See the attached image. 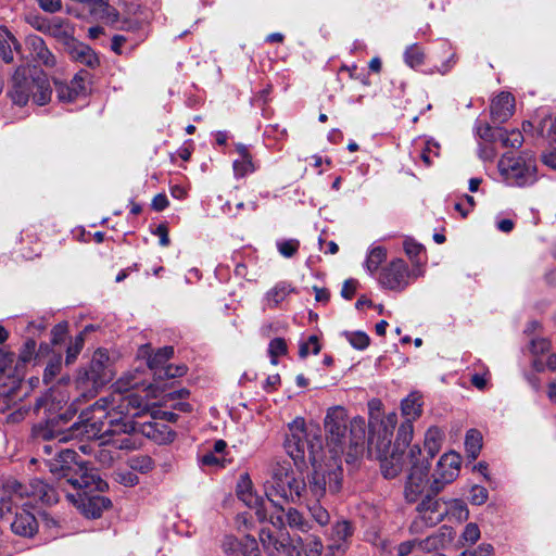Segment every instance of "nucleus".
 <instances>
[{
	"mask_svg": "<svg viewBox=\"0 0 556 556\" xmlns=\"http://www.w3.org/2000/svg\"><path fill=\"white\" fill-rule=\"evenodd\" d=\"M128 466L135 471L147 473L153 469L154 463L148 455H135L128 459Z\"/></svg>",
	"mask_w": 556,
	"mask_h": 556,
	"instance_id": "obj_43",
	"label": "nucleus"
},
{
	"mask_svg": "<svg viewBox=\"0 0 556 556\" xmlns=\"http://www.w3.org/2000/svg\"><path fill=\"white\" fill-rule=\"evenodd\" d=\"M292 292V288L287 282H279L267 291L265 295L266 305L270 308L277 307Z\"/></svg>",
	"mask_w": 556,
	"mask_h": 556,
	"instance_id": "obj_32",
	"label": "nucleus"
},
{
	"mask_svg": "<svg viewBox=\"0 0 556 556\" xmlns=\"http://www.w3.org/2000/svg\"><path fill=\"white\" fill-rule=\"evenodd\" d=\"M345 337L351 345L357 350H364L369 344V337L363 331L345 332Z\"/></svg>",
	"mask_w": 556,
	"mask_h": 556,
	"instance_id": "obj_49",
	"label": "nucleus"
},
{
	"mask_svg": "<svg viewBox=\"0 0 556 556\" xmlns=\"http://www.w3.org/2000/svg\"><path fill=\"white\" fill-rule=\"evenodd\" d=\"M294 554H296V548H300L306 556H320L324 545L319 538L317 536H308L306 539L298 538L296 540H292Z\"/></svg>",
	"mask_w": 556,
	"mask_h": 556,
	"instance_id": "obj_31",
	"label": "nucleus"
},
{
	"mask_svg": "<svg viewBox=\"0 0 556 556\" xmlns=\"http://www.w3.org/2000/svg\"><path fill=\"white\" fill-rule=\"evenodd\" d=\"M71 58L90 68L99 65V58L96 52L87 45L72 40L68 46Z\"/></svg>",
	"mask_w": 556,
	"mask_h": 556,
	"instance_id": "obj_27",
	"label": "nucleus"
},
{
	"mask_svg": "<svg viewBox=\"0 0 556 556\" xmlns=\"http://www.w3.org/2000/svg\"><path fill=\"white\" fill-rule=\"evenodd\" d=\"M238 497L249 507L256 508L260 519L265 518V511L258 507L263 505V500L253 493L252 482L248 475L241 476L237 486Z\"/></svg>",
	"mask_w": 556,
	"mask_h": 556,
	"instance_id": "obj_24",
	"label": "nucleus"
},
{
	"mask_svg": "<svg viewBox=\"0 0 556 556\" xmlns=\"http://www.w3.org/2000/svg\"><path fill=\"white\" fill-rule=\"evenodd\" d=\"M312 518L321 527L326 526L330 520L328 510L318 502L308 506Z\"/></svg>",
	"mask_w": 556,
	"mask_h": 556,
	"instance_id": "obj_48",
	"label": "nucleus"
},
{
	"mask_svg": "<svg viewBox=\"0 0 556 556\" xmlns=\"http://www.w3.org/2000/svg\"><path fill=\"white\" fill-rule=\"evenodd\" d=\"M352 535L349 521H337L328 534V544L325 556H343L348 548V540Z\"/></svg>",
	"mask_w": 556,
	"mask_h": 556,
	"instance_id": "obj_14",
	"label": "nucleus"
},
{
	"mask_svg": "<svg viewBox=\"0 0 556 556\" xmlns=\"http://www.w3.org/2000/svg\"><path fill=\"white\" fill-rule=\"evenodd\" d=\"M150 346L143 345L140 348V356L146 357L148 356V367L153 371V375L159 379V371L162 370V367H166L168 364V359L174 355V348L173 346H164L157 352H155L153 355L149 354Z\"/></svg>",
	"mask_w": 556,
	"mask_h": 556,
	"instance_id": "obj_25",
	"label": "nucleus"
},
{
	"mask_svg": "<svg viewBox=\"0 0 556 556\" xmlns=\"http://www.w3.org/2000/svg\"><path fill=\"white\" fill-rule=\"evenodd\" d=\"M422 275V268L417 266V268L409 270L407 264L403 260L396 258L382 268L379 276V282L384 288L401 291L408 286L410 278H417Z\"/></svg>",
	"mask_w": 556,
	"mask_h": 556,
	"instance_id": "obj_11",
	"label": "nucleus"
},
{
	"mask_svg": "<svg viewBox=\"0 0 556 556\" xmlns=\"http://www.w3.org/2000/svg\"><path fill=\"white\" fill-rule=\"evenodd\" d=\"M36 351V342L33 339H28L20 353V359L23 363L31 361Z\"/></svg>",
	"mask_w": 556,
	"mask_h": 556,
	"instance_id": "obj_58",
	"label": "nucleus"
},
{
	"mask_svg": "<svg viewBox=\"0 0 556 556\" xmlns=\"http://www.w3.org/2000/svg\"><path fill=\"white\" fill-rule=\"evenodd\" d=\"M49 33L59 39L68 40L72 39V28L68 23L61 18H54L48 26Z\"/></svg>",
	"mask_w": 556,
	"mask_h": 556,
	"instance_id": "obj_41",
	"label": "nucleus"
},
{
	"mask_svg": "<svg viewBox=\"0 0 556 556\" xmlns=\"http://www.w3.org/2000/svg\"><path fill=\"white\" fill-rule=\"evenodd\" d=\"M490 372L488 369H483V372H476L471 376V383L479 390H483L486 387Z\"/></svg>",
	"mask_w": 556,
	"mask_h": 556,
	"instance_id": "obj_59",
	"label": "nucleus"
},
{
	"mask_svg": "<svg viewBox=\"0 0 556 556\" xmlns=\"http://www.w3.org/2000/svg\"><path fill=\"white\" fill-rule=\"evenodd\" d=\"M387 251L382 247H374L370 249L365 261L366 269L374 274L379 268L380 264L386 260Z\"/></svg>",
	"mask_w": 556,
	"mask_h": 556,
	"instance_id": "obj_40",
	"label": "nucleus"
},
{
	"mask_svg": "<svg viewBox=\"0 0 556 556\" xmlns=\"http://www.w3.org/2000/svg\"><path fill=\"white\" fill-rule=\"evenodd\" d=\"M84 333H79L75 337L74 342L66 350L65 362L67 365L73 364L84 348Z\"/></svg>",
	"mask_w": 556,
	"mask_h": 556,
	"instance_id": "obj_47",
	"label": "nucleus"
},
{
	"mask_svg": "<svg viewBox=\"0 0 556 556\" xmlns=\"http://www.w3.org/2000/svg\"><path fill=\"white\" fill-rule=\"evenodd\" d=\"M56 457L47 460L50 472L60 481L58 488L64 492L66 498L77 506L89 518H99L104 509L111 505L108 497L90 495L92 491L103 492L108 483L103 481L97 471L78 464L76 452L72 448L55 451Z\"/></svg>",
	"mask_w": 556,
	"mask_h": 556,
	"instance_id": "obj_2",
	"label": "nucleus"
},
{
	"mask_svg": "<svg viewBox=\"0 0 556 556\" xmlns=\"http://www.w3.org/2000/svg\"><path fill=\"white\" fill-rule=\"evenodd\" d=\"M404 61L409 67L415 68L424 63L425 53L418 45L414 43L406 48Z\"/></svg>",
	"mask_w": 556,
	"mask_h": 556,
	"instance_id": "obj_42",
	"label": "nucleus"
},
{
	"mask_svg": "<svg viewBox=\"0 0 556 556\" xmlns=\"http://www.w3.org/2000/svg\"><path fill=\"white\" fill-rule=\"evenodd\" d=\"M465 447L468 457L476 459L482 447V435L476 429H470L466 434Z\"/></svg>",
	"mask_w": 556,
	"mask_h": 556,
	"instance_id": "obj_37",
	"label": "nucleus"
},
{
	"mask_svg": "<svg viewBox=\"0 0 556 556\" xmlns=\"http://www.w3.org/2000/svg\"><path fill=\"white\" fill-rule=\"evenodd\" d=\"M228 545L229 548L238 545L244 556H261L257 541L251 535L243 536L240 542H237L233 538H228L225 546Z\"/></svg>",
	"mask_w": 556,
	"mask_h": 556,
	"instance_id": "obj_33",
	"label": "nucleus"
},
{
	"mask_svg": "<svg viewBox=\"0 0 556 556\" xmlns=\"http://www.w3.org/2000/svg\"><path fill=\"white\" fill-rule=\"evenodd\" d=\"M300 247V242L295 239H289L277 242L279 253L285 257H291L295 254Z\"/></svg>",
	"mask_w": 556,
	"mask_h": 556,
	"instance_id": "obj_51",
	"label": "nucleus"
},
{
	"mask_svg": "<svg viewBox=\"0 0 556 556\" xmlns=\"http://www.w3.org/2000/svg\"><path fill=\"white\" fill-rule=\"evenodd\" d=\"M15 492H18L21 496L26 494L48 505L59 502V494L56 490L39 479L30 482L29 491L26 490V488L18 485V489Z\"/></svg>",
	"mask_w": 556,
	"mask_h": 556,
	"instance_id": "obj_21",
	"label": "nucleus"
},
{
	"mask_svg": "<svg viewBox=\"0 0 556 556\" xmlns=\"http://www.w3.org/2000/svg\"><path fill=\"white\" fill-rule=\"evenodd\" d=\"M92 443L79 444L78 448L84 454H93L99 464L103 467H111L119 454L108 444V439H93Z\"/></svg>",
	"mask_w": 556,
	"mask_h": 556,
	"instance_id": "obj_17",
	"label": "nucleus"
},
{
	"mask_svg": "<svg viewBox=\"0 0 556 556\" xmlns=\"http://www.w3.org/2000/svg\"><path fill=\"white\" fill-rule=\"evenodd\" d=\"M422 396L418 392H412L401 403V412L405 417V421L413 424L421 416Z\"/></svg>",
	"mask_w": 556,
	"mask_h": 556,
	"instance_id": "obj_29",
	"label": "nucleus"
},
{
	"mask_svg": "<svg viewBox=\"0 0 556 556\" xmlns=\"http://www.w3.org/2000/svg\"><path fill=\"white\" fill-rule=\"evenodd\" d=\"M414 433V426L409 421H404L401 424L397 430L394 447L395 451L402 452L403 448L408 446Z\"/></svg>",
	"mask_w": 556,
	"mask_h": 556,
	"instance_id": "obj_38",
	"label": "nucleus"
},
{
	"mask_svg": "<svg viewBox=\"0 0 556 556\" xmlns=\"http://www.w3.org/2000/svg\"><path fill=\"white\" fill-rule=\"evenodd\" d=\"M428 466L416 465L410 468L404 486V496L407 502H416L426 491H428Z\"/></svg>",
	"mask_w": 556,
	"mask_h": 556,
	"instance_id": "obj_15",
	"label": "nucleus"
},
{
	"mask_svg": "<svg viewBox=\"0 0 556 556\" xmlns=\"http://www.w3.org/2000/svg\"><path fill=\"white\" fill-rule=\"evenodd\" d=\"M312 466L308 490L316 501H320L327 492L333 494L341 490L343 469L340 456L331 455L327 462L320 463L317 456L312 455Z\"/></svg>",
	"mask_w": 556,
	"mask_h": 556,
	"instance_id": "obj_5",
	"label": "nucleus"
},
{
	"mask_svg": "<svg viewBox=\"0 0 556 556\" xmlns=\"http://www.w3.org/2000/svg\"><path fill=\"white\" fill-rule=\"evenodd\" d=\"M109 355L105 350H97L90 362L88 370L79 372L76 379V388L79 396L72 403L75 406L80 397L88 400L93 397L98 389L111 379V370L108 368Z\"/></svg>",
	"mask_w": 556,
	"mask_h": 556,
	"instance_id": "obj_6",
	"label": "nucleus"
},
{
	"mask_svg": "<svg viewBox=\"0 0 556 556\" xmlns=\"http://www.w3.org/2000/svg\"><path fill=\"white\" fill-rule=\"evenodd\" d=\"M159 379H168L181 377L187 372V367L185 365H167L166 367H162V370L159 371Z\"/></svg>",
	"mask_w": 556,
	"mask_h": 556,
	"instance_id": "obj_52",
	"label": "nucleus"
},
{
	"mask_svg": "<svg viewBox=\"0 0 556 556\" xmlns=\"http://www.w3.org/2000/svg\"><path fill=\"white\" fill-rule=\"evenodd\" d=\"M455 535L453 528L442 526L431 535L418 541V548L427 553L445 549L453 543Z\"/></svg>",
	"mask_w": 556,
	"mask_h": 556,
	"instance_id": "obj_18",
	"label": "nucleus"
},
{
	"mask_svg": "<svg viewBox=\"0 0 556 556\" xmlns=\"http://www.w3.org/2000/svg\"><path fill=\"white\" fill-rule=\"evenodd\" d=\"M66 331H67V325L64 323V324H58L56 326L53 327L51 333H52V339H51V342L52 344H59L61 343L64 338H65V334H66Z\"/></svg>",
	"mask_w": 556,
	"mask_h": 556,
	"instance_id": "obj_61",
	"label": "nucleus"
},
{
	"mask_svg": "<svg viewBox=\"0 0 556 556\" xmlns=\"http://www.w3.org/2000/svg\"><path fill=\"white\" fill-rule=\"evenodd\" d=\"M88 7L89 13L98 20L115 23L118 17L117 11L109 4V0H81Z\"/></svg>",
	"mask_w": 556,
	"mask_h": 556,
	"instance_id": "obj_28",
	"label": "nucleus"
},
{
	"mask_svg": "<svg viewBox=\"0 0 556 556\" xmlns=\"http://www.w3.org/2000/svg\"><path fill=\"white\" fill-rule=\"evenodd\" d=\"M477 135L484 141L495 140V130L488 124H480L477 126Z\"/></svg>",
	"mask_w": 556,
	"mask_h": 556,
	"instance_id": "obj_60",
	"label": "nucleus"
},
{
	"mask_svg": "<svg viewBox=\"0 0 556 556\" xmlns=\"http://www.w3.org/2000/svg\"><path fill=\"white\" fill-rule=\"evenodd\" d=\"M433 495L429 490L426 497L418 504V517L412 522L409 528L413 534L420 533L424 528L438 525L448 514L447 503L435 498Z\"/></svg>",
	"mask_w": 556,
	"mask_h": 556,
	"instance_id": "obj_9",
	"label": "nucleus"
},
{
	"mask_svg": "<svg viewBox=\"0 0 556 556\" xmlns=\"http://www.w3.org/2000/svg\"><path fill=\"white\" fill-rule=\"evenodd\" d=\"M320 351V344L316 336H311L308 340L300 345V356L306 357L311 352L318 354Z\"/></svg>",
	"mask_w": 556,
	"mask_h": 556,
	"instance_id": "obj_53",
	"label": "nucleus"
},
{
	"mask_svg": "<svg viewBox=\"0 0 556 556\" xmlns=\"http://www.w3.org/2000/svg\"><path fill=\"white\" fill-rule=\"evenodd\" d=\"M366 437V421L363 417H354L350 421V444H363Z\"/></svg>",
	"mask_w": 556,
	"mask_h": 556,
	"instance_id": "obj_36",
	"label": "nucleus"
},
{
	"mask_svg": "<svg viewBox=\"0 0 556 556\" xmlns=\"http://www.w3.org/2000/svg\"><path fill=\"white\" fill-rule=\"evenodd\" d=\"M260 541L267 556H294L293 543L288 534L280 536L268 528L260 531Z\"/></svg>",
	"mask_w": 556,
	"mask_h": 556,
	"instance_id": "obj_13",
	"label": "nucleus"
},
{
	"mask_svg": "<svg viewBox=\"0 0 556 556\" xmlns=\"http://www.w3.org/2000/svg\"><path fill=\"white\" fill-rule=\"evenodd\" d=\"M443 432L438 427H430L425 434V447L432 458L441 448Z\"/></svg>",
	"mask_w": 556,
	"mask_h": 556,
	"instance_id": "obj_35",
	"label": "nucleus"
},
{
	"mask_svg": "<svg viewBox=\"0 0 556 556\" xmlns=\"http://www.w3.org/2000/svg\"><path fill=\"white\" fill-rule=\"evenodd\" d=\"M61 370V357L51 361L45 369L43 379L46 382L52 380Z\"/></svg>",
	"mask_w": 556,
	"mask_h": 556,
	"instance_id": "obj_57",
	"label": "nucleus"
},
{
	"mask_svg": "<svg viewBox=\"0 0 556 556\" xmlns=\"http://www.w3.org/2000/svg\"><path fill=\"white\" fill-rule=\"evenodd\" d=\"M56 392L55 390H52L49 394H46L45 396L37 400L35 404V409L40 410L41 408H46L49 412H54L59 408L61 402L64 400H58L56 401Z\"/></svg>",
	"mask_w": 556,
	"mask_h": 556,
	"instance_id": "obj_44",
	"label": "nucleus"
},
{
	"mask_svg": "<svg viewBox=\"0 0 556 556\" xmlns=\"http://www.w3.org/2000/svg\"><path fill=\"white\" fill-rule=\"evenodd\" d=\"M200 463L202 466L212 467V468H223L226 465L225 456H219L214 454V452L207 451L200 458Z\"/></svg>",
	"mask_w": 556,
	"mask_h": 556,
	"instance_id": "obj_50",
	"label": "nucleus"
},
{
	"mask_svg": "<svg viewBox=\"0 0 556 556\" xmlns=\"http://www.w3.org/2000/svg\"><path fill=\"white\" fill-rule=\"evenodd\" d=\"M498 170L502 178L509 186L525 187L536 180V163L530 153L514 156L504 154L498 161Z\"/></svg>",
	"mask_w": 556,
	"mask_h": 556,
	"instance_id": "obj_7",
	"label": "nucleus"
},
{
	"mask_svg": "<svg viewBox=\"0 0 556 556\" xmlns=\"http://www.w3.org/2000/svg\"><path fill=\"white\" fill-rule=\"evenodd\" d=\"M139 381L134 375L121 377L109 396L101 397L88 409L83 410L79 420L63 433H36L47 441L67 442L74 439H108V444L118 453L140 447V433L156 440V433H172L164 425L152 421L139 424L135 417L147 409L144 399L132 392Z\"/></svg>",
	"mask_w": 556,
	"mask_h": 556,
	"instance_id": "obj_1",
	"label": "nucleus"
},
{
	"mask_svg": "<svg viewBox=\"0 0 556 556\" xmlns=\"http://www.w3.org/2000/svg\"><path fill=\"white\" fill-rule=\"evenodd\" d=\"M236 151L239 154V159L235 160L232 164L235 176L241 178L254 173L257 166L253 161L249 148L245 144L238 143L236 144Z\"/></svg>",
	"mask_w": 556,
	"mask_h": 556,
	"instance_id": "obj_26",
	"label": "nucleus"
},
{
	"mask_svg": "<svg viewBox=\"0 0 556 556\" xmlns=\"http://www.w3.org/2000/svg\"><path fill=\"white\" fill-rule=\"evenodd\" d=\"M420 456H421V448L419 445H413L410 448H409V452H408V457H409V460L412 463V467L414 466H428L429 467V463L428 460L427 462H420Z\"/></svg>",
	"mask_w": 556,
	"mask_h": 556,
	"instance_id": "obj_62",
	"label": "nucleus"
},
{
	"mask_svg": "<svg viewBox=\"0 0 556 556\" xmlns=\"http://www.w3.org/2000/svg\"><path fill=\"white\" fill-rule=\"evenodd\" d=\"M448 506V513L452 511L457 518L459 519H466L468 516V509L463 501L459 500H452L447 503Z\"/></svg>",
	"mask_w": 556,
	"mask_h": 556,
	"instance_id": "obj_56",
	"label": "nucleus"
},
{
	"mask_svg": "<svg viewBox=\"0 0 556 556\" xmlns=\"http://www.w3.org/2000/svg\"><path fill=\"white\" fill-rule=\"evenodd\" d=\"M515 100L508 92H501L491 102V116L494 123L506 122L514 113Z\"/></svg>",
	"mask_w": 556,
	"mask_h": 556,
	"instance_id": "obj_23",
	"label": "nucleus"
},
{
	"mask_svg": "<svg viewBox=\"0 0 556 556\" xmlns=\"http://www.w3.org/2000/svg\"><path fill=\"white\" fill-rule=\"evenodd\" d=\"M268 353L270 355L271 364L276 365L277 358L287 353V343L282 338H275L269 342Z\"/></svg>",
	"mask_w": 556,
	"mask_h": 556,
	"instance_id": "obj_46",
	"label": "nucleus"
},
{
	"mask_svg": "<svg viewBox=\"0 0 556 556\" xmlns=\"http://www.w3.org/2000/svg\"><path fill=\"white\" fill-rule=\"evenodd\" d=\"M505 140L506 148L518 149L522 146L523 136L520 130L513 129L509 130L507 135H505Z\"/></svg>",
	"mask_w": 556,
	"mask_h": 556,
	"instance_id": "obj_55",
	"label": "nucleus"
},
{
	"mask_svg": "<svg viewBox=\"0 0 556 556\" xmlns=\"http://www.w3.org/2000/svg\"><path fill=\"white\" fill-rule=\"evenodd\" d=\"M481 532L477 523L469 522L466 525L463 533L460 534L457 541V548L464 547L466 545H473L480 539Z\"/></svg>",
	"mask_w": 556,
	"mask_h": 556,
	"instance_id": "obj_39",
	"label": "nucleus"
},
{
	"mask_svg": "<svg viewBox=\"0 0 556 556\" xmlns=\"http://www.w3.org/2000/svg\"><path fill=\"white\" fill-rule=\"evenodd\" d=\"M489 493L484 486L473 485L470 491V502L473 505H482L488 501Z\"/></svg>",
	"mask_w": 556,
	"mask_h": 556,
	"instance_id": "obj_54",
	"label": "nucleus"
},
{
	"mask_svg": "<svg viewBox=\"0 0 556 556\" xmlns=\"http://www.w3.org/2000/svg\"><path fill=\"white\" fill-rule=\"evenodd\" d=\"M26 47L29 52V56L37 64L43 65L47 68H52L56 65L54 54L48 49L41 37L36 35L27 37Z\"/></svg>",
	"mask_w": 556,
	"mask_h": 556,
	"instance_id": "obj_19",
	"label": "nucleus"
},
{
	"mask_svg": "<svg viewBox=\"0 0 556 556\" xmlns=\"http://www.w3.org/2000/svg\"><path fill=\"white\" fill-rule=\"evenodd\" d=\"M396 425L397 416L395 413L386 415L377 425L371 424V433H378L377 446L380 451L389 450Z\"/></svg>",
	"mask_w": 556,
	"mask_h": 556,
	"instance_id": "obj_20",
	"label": "nucleus"
},
{
	"mask_svg": "<svg viewBox=\"0 0 556 556\" xmlns=\"http://www.w3.org/2000/svg\"><path fill=\"white\" fill-rule=\"evenodd\" d=\"M264 489L267 500L277 505L276 497L285 502L299 500L305 491V483L303 479L296 477L291 463L283 460L273 466L270 479L265 482Z\"/></svg>",
	"mask_w": 556,
	"mask_h": 556,
	"instance_id": "obj_4",
	"label": "nucleus"
},
{
	"mask_svg": "<svg viewBox=\"0 0 556 556\" xmlns=\"http://www.w3.org/2000/svg\"><path fill=\"white\" fill-rule=\"evenodd\" d=\"M462 459L460 456L454 452L443 454L432 473V483L430 491L438 494L445 484L453 482L459 475Z\"/></svg>",
	"mask_w": 556,
	"mask_h": 556,
	"instance_id": "obj_12",
	"label": "nucleus"
},
{
	"mask_svg": "<svg viewBox=\"0 0 556 556\" xmlns=\"http://www.w3.org/2000/svg\"><path fill=\"white\" fill-rule=\"evenodd\" d=\"M325 429L327 432L328 444L332 445L330 452L332 455L340 456L346 442V410L341 406L329 408L325 418Z\"/></svg>",
	"mask_w": 556,
	"mask_h": 556,
	"instance_id": "obj_10",
	"label": "nucleus"
},
{
	"mask_svg": "<svg viewBox=\"0 0 556 556\" xmlns=\"http://www.w3.org/2000/svg\"><path fill=\"white\" fill-rule=\"evenodd\" d=\"M87 72H79L70 83H55L56 94L62 102H74L87 94Z\"/></svg>",
	"mask_w": 556,
	"mask_h": 556,
	"instance_id": "obj_16",
	"label": "nucleus"
},
{
	"mask_svg": "<svg viewBox=\"0 0 556 556\" xmlns=\"http://www.w3.org/2000/svg\"><path fill=\"white\" fill-rule=\"evenodd\" d=\"M289 432L287 433L285 441V448L287 454L294 460V464L304 462L306 452L308 453L309 460L312 462V454L317 456L316 447H320L319 439H316V443L308 440V431L305 428L304 419L296 418L288 426Z\"/></svg>",
	"mask_w": 556,
	"mask_h": 556,
	"instance_id": "obj_8",
	"label": "nucleus"
},
{
	"mask_svg": "<svg viewBox=\"0 0 556 556\" xmlns=\"http://www.w3.org/2000/svg\"><path fill=\"white\" fill-rule=\"evenodd\" d=\"M39 523L33 513L25 508L17 509L11 521L12 531L21 536L31 538L38 531Z\"/></svg>",
	"mask_w": 556,
	"mask_h": 556,
	"instance_id": "obj_22",
	"label": "nucleus"
},
{
	"mask_svg": "<svg viewBox=\"0 0 556 556\" xmlns=\"http://www.w3.org/2000/svg\"><path fill=\"white\" fill-rule=\"evenodd\" d=\"M286 522L293 530L306 534L312 529V525L295 508H290L286 514Z\"/></svg>",
	"mask_w": 556,
	"mask_h": 556,
	"instance_id": "obj_34",
	"label": "nucleus"
},
{
	"mask_svg": "<svg viewBox=\"0 0 556 556\" xmlns=\"http://www.w3.org/2000/svg\"><path fill=\"white\" fill-rule=\"evenodd\" d=\"M356 289H357V281L354 279H348L343 283V287L341 290V295L346 300H351L353 298V295L355 294Z\"/></svg>",
	"mask_w": 556,
	"mask_h": 556,
	"instance_id": "obj_63",
	"label": "nucleus"
},
{
	"mask_svg": "<svg viewBox=\"0 0 556 556\" xmlns=\"http://www.w3.org/2000/svg\"><path fill=\"white\" fill-rule=\"evenodd\" d=\"M403 469V453L393 451L390 457L381 459V471L384 478L393 479Z\"/></svg>",
	"mask_w": 556,
	"mask_h": 556,
	"instance_id": "obj_30",
	"label": "nucleus"
},
{
	"mask_svg": "<svg viewBox=\"0 0 556 556\" xmlns=\"http://www.w3.org/2000/svg\"><path fill=\"white\" fill-rule=\"evenodd\" d=\"M9 96L20 106L29 100L42 106L51 100L52 88L46 74L35 67L20 66L13 74Z\"/></svg>",
	"mask_w": 556,
	"mask_h": 556,
	"instance_id": "obj_3",
	"label": "nucleus"
},
{
	"mask_svg": "<svg viewBox=\"0 0 556 556\" xmlns=\"http://www.w3.org/2000/svg\"><path fill=\"white\" fill-rule=\"evenodd\" d=\"M403 245L405 253L414 263V268H417V265L419 268H421V263L418 260V256L424 250L422 245L412 239H405Z\"/></svg>",
	"mask_w": 556,
	"mask_h": 556,
	"instance_id": "obj_45",
	"label": "nucleus"
},
{
	"mask_svg": "<svg viewBox=\"0 0 556 556\" xmlns=\"http://www.w3.org/2000/svg\"><path fill=\"white\" fill-rule=\"evenodd\" d=\"M169 202L164 193L156 194L152 200V208L156 212H162L168 206Z\"/></svg>",
	"mask_w": 556,
	"mask_h": 556,
	"instance_id": "obj_64",
	"label": "nucleus"
}]
</instances>
